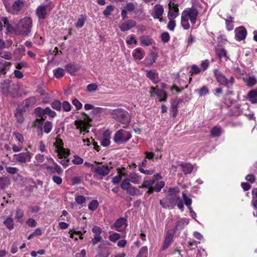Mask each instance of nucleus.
Masks as SVG:
<instances>
[{"label": "nucleus", "instance_id": "1", "mask_svg": "<svg viewBox=\"0 0 257 257\" xmlns=\"http://www.w3.org/2000/svg\"><path fill=\"white\" fill-rule=\"evenodd\" d=\"M198 10L193 7L185 9L181 14V25L185 30L190 28V24L194 27L196 23L198 15Z\"/></svg>", "mask_w": 257, "mask_h": 257}, {"label": "nucleus", "instance_id": "2", "mask_svg": "<svg viewBox=\"0 0 257 257\" xmlns=\"http://www.w3.org/2000/svg\"><path fill=\"white\" fill-rule=\"evenodd\" d=\"M54 146L55 147V151L57 153L58 158L59 159L64 158L60 162V163L65 167H67L69 161V159H67L69 155V151L64 148L63 143L60 139H56L54 143Z\"/></svg>", "mask_w": 257, "mask_h": 257}, {"label": "nucleus", "instance_id": "3", "mask_svg": "<svg viewBox=\"0 0 257 257\" xmlns=\"http://www.w3.org/2000/svg\"><path fill=\"white\" fill-rule=\"evenodd\" d=\"M32 26V19L30 17H25L18 22L16 32L18 35L28 36L31 32Z\"/></svg>", "mask_w": 257, "mask_h": 257}, {"label": "nucleus", "instance_id": "4", "mask_svg": "<svg viewBox=\"0 0 257 257\" xmlns=\"http://www.w3.org/2000/svg\"><path fill=\"white\" fill-rule=\"evenodd\" d=\"M8 12L12 14H18L25 6L24 0H3Z\"/></svg>", "mask_w": 257, "mask_h": 257}, {"label": "nucleus", "instance_id": "5", "mask_svg": "<svg viewBox=\"0 0 257 257\" xmlns=\"http://www.w3.org/2000/svg\"><path fill=\"white\" fill-rule=\"evenodd\" d=\"M109 113L112 115L113 118L117 120L123 124H127L131 121V117L128 113L123 109L116 108L110 109Z\"/></svg>", "mask_w": 257, "mask_h": 257}, {"label": "nucleus", "instance_id": "6", "mask_svg": "<svg viewBox=\"0 0 257 257\" xmlns=\"http://www.w3.org/2000/svg\"><path fill=\"white\" fill-rule=\"evenodd\" d=\"M92 119L86 114H84V117L82 119H78L74 121V125L77 130H78L80 133L83 135L89 132L91 127L90 122Z\"/></svg>", "mask_w": 257, "mask_h": 257}, {"label": "nucleus", "instance_id": "7", "mask_svg": "<svg viewBox=\"0 0 257 257\" xmlns=\"http://www.w3.org/2000/svg\"><path fill=\"white\" fill-rule=\"evenodd\" d=\"M132 137L129 132L123 130H120L116 132L113 137L115 143L122 144L127 142Z\"/></svg>", "mask_w": 257, "mask_h": 257}, {"label": "nucleus", "instance_id": "8", "mask_svg": "<svg viewBox=\"0 0 257 257\" xmlns=\"http://www.w3.org/2000/svg\"><path fill=\"white\" fill-rule=\"evenodd\" d=\"M164 10L163 6L161 5H156L152 10L150 11L151 15L154 19H159L160 22H162L163 15Z\"/></svg>", "mask_w": 257, "mask_h": 257}, {"label": "nucleus", "instance_id": "9", "mask_svg": "<svg viewBox=\"0 0 257 257\" xmlns=\"http://www.w3.org/2000/svg\"><path fill=\"white\" fill-rule=\"evenodd\" d=\"M111 168L107 165L97 163L94 168V171L100 176H105L109 173Z\"/></svg>", "mask_w": 257, "mask_h": 257}, {"label": "nucleus", "instance_id": "10", "mask_svg": "<svg viewBox=\"0 0 257 257\" xmlns=\"http://www.w3.org/2000/svg\"><path fill=\"white\" fill-rule=\"evenodd\" d=\"M14 157L17 162L21 163H26L31 161L32 157V154L27 149H26L25 152L20 153L18 154L14 155Z\"/></svg>", "mask_w": 257, "mask_h": 257}, {"label": "nucleus", "instance_id": "11", "mask_svg": "<svg viewBox=\"0 0 257 257\" xmlns=\"http://www.w3.org/2000/svg\"><path fill=\"white\" fill-rule=\"evenodd\" d=\"M169 12L168 17L169 19H175L179 15L178 6L174 3L170 2L168 5Z\"/></svg>", "mask_w": 257, "mask_h": 257}, {"label": "nucleus", "instance_id": "12", "mask_svg": "<svg viewBox=\"0 0 257 257\" xmlns=\"http://www.w3.org/2000/svg\"><path fill=\"white\" fill-rule=\"evenodd\" d=\"M189 222V221L188 218H178L175 223V227L173 231L176 233L178 231L181 230L186 225L188 224Z\"/></svg>", "mask_w": 257, "mask_h": 257}, {"label": "nucleus", "instance_id": "13", "mask_svg": "<svg viewBox=\"0 0 257 257\" xmlns=\"http://www.w3.org/2000/svg\"><path fill=\"white\" fill-rule=\"evenodd\" d=\"M158 96L160 98V101H165L166 100L167 94L165 91L159 90L155 87H151V95L152 97L155 95Z\"/></svg>", "mask_w": 257, "mask_h": 257}, {"label": "nucleus", "instance_id": "14", "mask_svg": "<svg viewBox=\"0 0 257 257\" xmlns=\"http://www.w3.org/2000/svg\"><path fill=\"white\" fill-rule=\"evenodd\" d=\"M214 74L218 83L221 85L228 86V79L221 72L217 69H215Z\"/></svg>", "mask_w": 257, "mask_h": 257}, {"label": "nucleus", "instance_id": "15", "mask_svg": "<svg viewBox=\"0 0 257 257\" xmlns=\"http://www.w3.org/2000/svg\"><path fill=\"white\" fill-rule=\"evenodd\" d=\"M235 36L237 41H241L244 39L246 36V30L242 26L236 28L235 30Z\"/></svg>", "mask_w": 257, "mask_h": 257}, {"label": "nucleus", "instance_id": "16", "mask_svg": "<svg viewBox=\"0 0 257 257\" xmlns=\"http://www.w3.org/2000/svg\"><path fill=\"white\" fill-rule=\"evenodd\" d=\"M111 133L108 130L105 131L102 137L100 139V145L103 147H107L110 145Z\"/></svg>", "mask_w": 257, "mask_h": 257}, {"label": "nucleus", "instance_id": "17", "mask_svg": "<svg viewBox=\"0 0 257 257\" xmlns=\"http://www.w3.org/2000/svg\"><path fill=\"white\" fill-rule=\"evenodd\" d=\"M175 233V231H173L172 229L169 230L167 231L166 234L164 245L163 246V249L165 250L170 246L173 241L174 234Z\"/></svg>", "mask_w": 257, "mask_h": 257}, {"label": "nucleus", "instance_id": "18", "mask_svg": "<svg viewBox=\"0 0 257 257\" xmlns=\"http://www.w3.org/2000/svg\"><path fill=\"white\" fill-rule=\"evenodd\" d=\"M36 102L35 97H30L25 99L23 102V110L26 111L32 108Z\"/></svg>", "mask_w": 257, "mask_h": 257}, {"label": "nucleus", "instance_id": "19", "mask_svg": "<svg viewBox=\"0 0 257 257\" xmlns=\"http://www.w3.org/2000/svg\"><path fill=\"white\" fill-rule=\"evenodd\" d=\"M174 197H178V196H173L172 197H166L163 200H161L160 201V203L164 208H173L175 204H172L171 203H172L174 200Z\"/></svg>", "mask_w": 257, "mask_h": 257}, {"label": "nucleus", "instance_id": "20", "mask_svg": "<svg viewBox=\"0 0 257 257\" xmlns=\"http://www.w3.org/2000/svg\"><path fill=\"white\" fill-rule=\"evenodd\" d=\"M136 25V22L133 20L126 21L119 26L121 31L124 32L130 30Z\"/></svg>", "mask_w": 257, "mask_h": 257}, {"label": "nucleus", "instance_id": "21", "mask_svg": "<svg viewBox=\"0 0 257 257\" xmlns=\"http://www.w3.org/2000/svg\"><path fill=\"white\" fill-rule=\"evenodd\" d=\"M47 6L41 5L39 6L36 10V14L39 19H44L47 14Z\"/></svg>", "mask_w": 257, "mask_h": 257}, {"label": "nucleus", "instance_id": "22", "mask_svg": "<svg viewBox=\"0 0 257 257\" xmlns=\"http://www.w3.org/2000/svg\"><path fill=\"white\" fill-rule=\"evenodd\" d=\"M51 161L54 164V167L46 166V168L47 170H48L51 173L56 172L58 174H61L63 172V170L62 169V168L54 162L53 159H51Z\"/></svg>", "mask_w": 257, "mask_h": 257}, {"label": "nucleus", "instance_id": "23", "mask_svg": "<svg viewBox=\"0 0 257 257\" xmlns=\"http://www.w3.org/2000/svg\"><path fill=\"white\" fill-rule=\"evenodd\" d=\"M128 179L135 184H139L142 181V176L136 172H132L128 175Z\"/></svg>", "mask_w": 257, "mask_h": 257}, {"label": "nucleus", "instance_id": "24", "mask_svg": "<svg viewBox=\"0 0 257 257\" xmlns=\"http://www.w3.org/2000/svg\"><path fill=\"white\" fill-rule=\"evenodd\" d=\"M11 184V180L8 177H2L0 178V190H4Z\"/></svg>", "mask_w": 257, "mask_h": 257}, {"label": "nucleus", "instance_id": "25", "mask_svg": "<svg viewBox=\"0 0 257 257\" xmlns=\"http://www.w3.org/2000/svg\"><path fill=\"white\" fill-rule=\"evenodd\" d=\"M126 219L123 218H120L116 220L114 223V226L117 230L121 231L122 229L125 227Z\"/></svg>", "mask_w": 257, "mask_h": 257}, {"label": "nucleus", "instance_id": "26", "mask_svg": "<svg viewBox=\"0 0 257 257\" xmlns=\"http://www.w3.org/2000/svg\"><path fill=\"white\" fill-rule=\"evenodd\" d=\"M179 103V100H174L171 103L170 112L173 117H175L178 113V106Z\"/></svg>", "mask_w": 257, "mask_h": 257}, {"label": "nucleus", "instance_id": "27", "mask_svg": "<svg viewBox=\"0 0 257 257\" xmlns=\"http://www.w3.org/2000/svg\"><path fill=\"white\" fill-rule=\"evenodd\" d=\"M25 48L24 46L21 45L18 48L14 51V54L16 58L20 59L23 56L25 55Z\"/></svg>", "mask_w": 257, "mask_h": 257}, {"label": "nucleus", "instance_id": "28", "mask_svg": "<svg viewBox=\"0 0 257 257\" xmlns=\"http://www.w3.org/2000/svg\"><path fill=\"white\" fill-rule=\"evenodd\" d=\"M133 56L136 59L141 60L144 57V53L141 48H138L134 50Z\"/></svg>", "mask_w": 257, "mask_h": 257}, {"label": "nucleus", "instance_id": "29", "mask_svg": "<svg viewBox=\"0 0 257 257\" xmlns=\"http://www.w3.org/2000/svg\"><path fill=\"white\" fill-rule=\"evenodd\" d=\"M20 88V86L19 85H14L11 87L9 89V93L13 97H16L19 94L18 92Z\"/></svg>", "mask_w": 257, "mask_h": 257}, {"label": "nucleus", "instance_id": "30", "mask_svg": "<svg viewBox=\"0 0 257 257\" xmlns=\"http://www.w3.org/2000/svg\"><path fill=\"white\" fill-rule=\"evenodd\" d=\"M147 76L152 80L154 83H157L158 82V74L155 71H148Z\"/></svg>", "mask_w": 257, "mask_h": 257}, {"label": "nucleus", "instance_id": "31", "mask_svg": "<svg viewBox=\"0 0 257 257\" xmlns=\"http://www.w3.org/2000/svg\"><path fill=\"white\" fill-rule=\"evenodd\" d=\"M248 99L252 103H257V89L250 91L248 94Z\"/></svg>", "mask_w": 257, "mask_h": 257}, {"label": "nucleus", "instance_id": "32", "mask_svg": "<svg viewBox=\"0 0 257 257\" xmlns=\"http://www.w3.org/2000/svg\"><path fill=\"white\" fill-rule=\"evenodd\" d=\"M216 53L220 59L224 58L225 61L228 60L229 58L227 55V52L224 49H217Z\"/></svg>", "mask_w": 257, "mask_h": 257}, {"label": "nucleus", "instance_id": "33", "mask_svg": "<svg viewBox=\"0 0 257 257\" xmlns=\"http://www.w3.org/2000/svg\"><path fill=\"white\" fill-rule=\"evenodd\" d=\"M3 223L8 229L12 230L13 229L14 223V220L11 217H7Z\"/></svg>", "mask_w": 257, "mask_h": 257}, {"label": "nucleus", "instance_id": "34", "mask_svg": "<svg viewBox=\"0 0 257 257\" xmlns=\"http://www.w3.org/2000/svg\"><path fill=\"white\" fill-rule=\"evenodd\" d=\"M45 108H42L40 107H38L35 109V113L41 118H45L46 117V112Z\"/></svg>", "mask_w": 257, "mask_h": 257}, {"label": "nucleus", "instance_id": "35", "mask_svg": "<svg viewBox=\"0 0 257 257\" xmlns=\"http://www.w3.org/2000/svg\"><path fill=\"white\" fill-rule=\"evenodd\" d=\"M23 112H24L23 109H17L15 113L17 121L19 123H23L24 120Z\"/></svg>", "mask_w": 257, "mask_h": 257}, {"label": "nucleus", "instance_id": "36", "mask_svg": "<svg viewBox=\"0 0 257 257\" xmlns=\"http://www.w3.org/2000/svg\"><path fill=\"white\" fill-rule=\"evenodd\" d=\"M182 168V171L185 174H190L193 170V166L190 164H182L180 165Z\"/></svg>", "mask_w": 257, "mask_h": 257}, {"label": "nucleus", "instance_id": "37", "mask_svg": "<svg viewBox=\"0 0 257 257\" xmlns=\"http://www.w3.org/2000/svg\"><path fill=\"white\" fill-rule=\"evenodd\" d=\"M65 69L70 74H73L78 70L79 67L76 65L70 64L66 66Z\"/></svg>", "mask_w": 257, "mask_h": 257}, {"label": "nucleus", "instance_id": "38", "mask_svg": "<svg viewBox=\"0 0 257 257\" xmlns=\"http://www.w3.org/2000/svg\"><path fill=\"white\" fill-rule=\"evenodd\" d=\"M222 133V130L219 126H215L211 131V134L213 137H219Z\"/></svg>", "mask_w": 257, "mask_h": 257}, {"label": "nucleus", "instance_id": "39", "mask_svg": "<svg viewBox=\"0 0 257 257\" xmlns=\"http://www.w3.org/2000/svg\"><path fill=\"white\" fill-rule=\"evenodd\" d=\"M155 182V180H145L142 185L140 186L139 187L140 189H142L144 188H148V187H153V185L154 184Z\"/></svg>", "mask_w": 257, "mask_h": 257}, {"label": "nucleus", "instance_id": "40", "mask_svg": "<svg viewBox=\"0 0 257 257\" xmlns=\"http://www.w3.org/2000/svg\"><path fill=\"white\" fill-rule=\"evenodd\" d=\"M142 46H149L152 44V39L148 36H143L141 38Z\"/></svg>", "mask_w": 257, "mask_h": 257}, {"label": "nucleus", "instance_id": "41", "mask_svg": "<svg viewBox=\"0 0 257 257\" xmlns=\"http://www.w3.org/2000/svg\"><path fill=\"white\" fill-rule=\"evenodd\" d=\"M175 198H174V200L173 201V202L172 203V204H175V205H177L178 207L183 210V208H184V204H183V200L182 199H181L180 198H179V197L178 196V197H174Z\"/></svg>", "mask_w": 257, "mask_h": 257}, {"label": "nucleus", "instance_id": "42", "mask_svg": "<svg viewBox=\"0 0 257 257\" xmlns=\"http://www.w3.org/2000/svg\"><path fill=\"white\" fill-rule=\"evenodd\" d=\"M244 81L248 86L251 87L256 83V79L254 77H249L244 78Z\"/></svg>", "mask_w": 257, "mask_h": 257}, {"label": "nucleus", "instance_id": "43", "mask_svg": "<svg viewBox=\"0 0 257 257\" xmlns=\"http://www.w3.org/2000/svg\"><path fill=\"white\" fill-rule=\"evenodd\" d=\"M52 123L50 121H46L44 124L43 130L45 133L48 134L52 130Z\"/></svg>", "mask_w": 257, "mask_h": 257}, {"label": "nucleus", "instance_id": "44", "mask_svg": "<svg viewBox=\"0 0 257 257\" xmlns=\"http://www.w3.org/2000/svg\"><path fill=\"white\" fill-rule=\"evenodd\" d=\"M53 73L56 78H60L64 75L65 72L63 69L59 67L53 70Z\"/></svg>", "mask_w": 257, "mask_h": 257}, {"label": "nucleus", "instance_id": "45", "mask_svg": "<svg viewBox=\"0 0 257 257\" xmlns=\"http://www.w3.org/2000/svg\"><path fill=\"white\" fill-rule=\"evenodd\" d=\"M195 91L198 93L200 97L206 95L209 93L208 88L205 86H203L199 89L196 90Z\"/></svg>", "mask_w": 257, "mask_h": 257}, {"label": "nucleus", "instance_id": "46", "mask_svg": "<svg viewBox=\"0 0 257 257\" xmlns=\"http://www.w3.org/2000/svg\"><path fill=\"white\" fill-rule=\"evenodd\" d=\"M119 174L112 178V182L114 184H118L121 180L122 177L124 176L125 173L119 171Z\"/></svg>", "mask_w": 257, "mask_h": 257}, {"label": "nucleus", "instance_id": "47", "mask_svg": "<svg viewBox=\"0 0 257 257\" xmlns=\"http://www.w3.org/2000/svg\"><path fill=\"white\" fill-rule=\"evenodd\" d=\"M201 71V69L197 65L195 64H193L191 67V70H190V72L191 73V76L193 74H198Z\"/></svg>", "mask_w": 257, "mask_h": 257}, {"label": "nucleus", "instance_id": "48", "mask_svg": "<svg viewBox=\"0 0 257 257\" xmlns=\"http://www.w3.org/2000/svg\"><path fill=\"white\" fill-rule=\"evenodd\" d=\"M131 181L128 179V178H126L124 179L121 183L120 187L123 190H126L127 188H128L131 186Z\"/></svg>", "mask_w": 257, "mask_h": 257}, {"label": "nucleus", "instance_id": "49", "mask_svg": "<svg viewBox=\"0 0 257 257\" xmlns=\"http://www.w3.org/2000/svg\"><path fill=\"white\" fill-rule=\"evenodd\" d=\"M99 205V203L97 200H93L90 202L88 205V208L89 210L94 211L95 210Z\"/></svg>", "mask_w": 257, "mask_h": 257}, {"label": "nucleus", "instance_id": "50", "mask_svg": "<svg viewBox=\"0 0 257 257\" xmlns=\"http://www.w3.org/2000/svg\"><path fill=\"white\" fill-rule=\"evenodd\" d=\"M51 106L53 109L57 111H60L61 109L62 105L59 100H56L52 102Z\"/></svg>", "mask_w": 257, "mask_h": 257}, {"label": "nucleus", "instance_id": "51", "mask_svg": "<svg viewBox=\"0 0 257 257\" xmlns=\"http://www.w3.org/2000/svg\"><path fill=\"white\" fill-rule=\"evenodd\" d=\"M182 196L184 201L185 205L188 208L191 207L192 200L190 198L188 197L186 195L185 192L182 193Z\"/></svg>", "mask_w": 257, "mask_h": 257}, {"label": "nucleus", "instance_id": "52", "mask_svg": "<svg viewBox=\"0 0 257 257\" xmlns=\"http://www.w3.org/2000/svg\"><path fill=\"white\" fill-rule=\"evenodd\" d=\"M3 23L5 27H7L8 28L10 26L9 20H8L7 17H2L0 20V31L3 29Z\"/></svg>", "mask_w": 257, "mask_h": 257}, {"label": "nucleus", "instance_id": "53", "mask_svg": "<svg viewBox=\"0 0 257 257\" xmlns=\"http://www.w3.org/2000/svg\"><path fill=\"white\" fill-rule=\"evenodd\" d=\"M85 18L82 15L80 16V17L78 19L77 23L75 24V26L77 28H82L85 23Z\"/></svg>", "mask_w": 257, "mask_h": 257}, {"label": "nucleus", "instance_id": "54", "mask_svg": "<svg viewBox=\"0 0 257 257\" xmlns=\"http://www.w3.org/2000/svg\"><path fill=\"white\" fill-rule=\"evenodd\" d=\"M147 254L148 247L147 246H143L140 249L137 257H146Z\"/></svg>", "mask_w": 257, "mask_h": 257}, {"label": "nucleus", "instance_id": "55", "mask_svg": "<svg viewBox=\"0 0 257 257\" xmlns=\"http://www.w3.org/2000/svg\"><path fill=\"white\" fill-rule=\"evenodd\" d=\"M45 118H37L34 122V125L37 128H42V125Z\"/></svg>", "mask_w": 257, "mask_h": 257}, {"label": "nucleus", "instance_id": "56", "mask_svg": "<svg viewBox=\"0 0 257 257\" xmlns=\"http://www.w3.org/2000/svg\"><path fill=\"white\" fill-rule=\"evenodd\" d=\"M126 190H127V193L132 196H135L137 195L139 192V190L135 187L132 185H131Z\"/></svg>", "mask_w": 257, "mask_h": 257}, {"label": "nucleus", "instance_id": "57", "mask_svg": "<svg viewBox=\"0 0 257 257\" xmlns=\"http://www.w3.org/2000/svg\"><path fill=\"white\" fill-rule=\"evenodd\" d=\"M13 136L15 137L16 140L18 141L20 144H23L24 142L23 136L19 133L14 132Z\"/></svg>", "mask_w": 257, "mask_h": 257}, {"label": "nucleus", "instance_id": "58", "mask_svg": "<svg viewBox=\"0 0 257 257\" xmlns=\"http://www.w3.org/2000/svg\"><path fill=\"white\" fill-rule=\"evenodd\" d=\"M165 186V182L164 181L157 182L155 185V191L156 192H160L162 188Z\"/></svg>", "mask_w": 257, "mask_h": 257}, {"label": "nucleus", "instance_id": "59", "mask_svg": "<svg viewBox=\"0 0 257 257\" xmlns=\"http://www.w3.org/2000/svg\"><path fill=\"white\" fill-rule=\"evenodd\" d=\"M72 103L75 107L77 110H80L82 108V103L76 98L72 100Z\"/></svg>", "mask_w": 257, "mask_h": 257}, {"label": "nucleus", "instance_id": "60", "mask_svg": "<svg viewBox=\"0 0 257 257\" xmlns=\"http://www.w3.org/2000/svg\"><path fill=\"white\" fill-rule=\"evenodd\" d=\"M62 105V107L65 111H69L71 109V105L70 103L68 101H64Z\"/></svg>", "mask_w": 257, "mask_h": 257}, {"label": "nucleus", "instance_id": "61", "mask_svg": "<svg viewBox=\"0 0 257 257\" xmlns=\"http://www.w3.org/2000/svg\"><path fill=\"white\" fill-rule=\"evenodd\" d=\"M179 192V189L176 188H170L168 190V195L167 197L177 196L176 193Z\"/></svg>", "mask_w": 257, "mask_h": 257}, {"label": "nucleus", "instance_id": "62", "mask_svg": "<svg viewBox=\"0 0 257 257\" xmlns=\"http://www.w3.org/2000/svg\"><path fill=\"white\" fill-rule=\"evenodd\" d=\"M161 38L162 42L167 43L170 40V35L168 32H164L161 35Z\"/></svg>", "mask_w": 257, "mask_h": 257}, {"label": "nucleus", "instance_id": "63", "mask_svg": "<svg viewBox=\"0 0 257 257\" xmlns=\"http://www.w3.org/2000/svg\"><path fill=\"white\" fill-rule=\"evenodd\" d=\"M230 20H226L225 23L226 26V28L228 31H231L233 30L234 28V26L232 24V18L230 17Z\"/></svg>", "mask_w": 257, "mask_h": 257}, {"label": "nucleus", "instance_id": "64", "mask_svg": "<svg viewBox=\"0 0 257 257\" xmlns=\"http://www.w3.org/2000/svg\"><path fill=\"white\" fill-rule=\"evenodd\" d=\"M86 201L85 197L82 195H78L75 197V201L78 204H82Z\"/></svg>", "mask_w": 257, "mask_h": 257}]
</instances>
